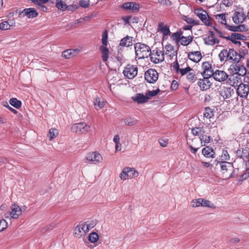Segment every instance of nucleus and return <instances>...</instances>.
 I'll use <instances>...</instances> for the list:
<instances>
[{"label":"nucleus","instance_id":"26","mask_svg":"<svg viewBox=\"0 0 249 249\" xmlns=\"http://www.w3.org/2000/svg\"><path fill=\"white\" fill-rule=\"evenodd\" d=\"M188 57L191 61L197 63L200 61L202 58V55L199 51H195L189 53Z\"/></svg>","mask_w":249,"mask_h":249},{"label":"nucleus","instance_id":"48","mask_svg":"<svg viewBox=\"0 0 249 249\" xmlns=\"http://www.w3.org/2000/svg\"><path fill=\"white\" fill-rule=\"evenodd\" d=\"M201 198L194 199L191 202V206L193 207H197L201 206Z\"/></svg>","mask_w":249,"mask_h":249},{"label":"nucleus","instance_id":"3","mask_svg":"<svg viewBox=\"0 0 249 249\" xmlns=\"http://www.w3.org/2000/svg\"><path fill=\"white\" fill-rule=\"evenodd\" d=\"M226 14L225 13L219 14L215 15V18L217 22L221 25H224L225 28L230 31L236 32L238 29L243 27L242 26H235L234 25H231L227 23V20L226 17Z\"/></svg>","mask_w":249,"mask_h":249},{"label":"nucleus","instance_id":"7","mask_svg":"<svg viewBox=\"0 0 249 249\" xmlns=\"http://www.w3.org/2000/svg\"><path fill=\"white\" fill-rule=\"evenodd\" d=\"M194 13L199 18L205 25L209 26L212 25V23L210 20L208 14L206 11L202 8L195 9Z\"/></svg>","mask_w":249,"mask_h":249},{"label":"nucleus","instance_id":"64","mask_svg":"<svg viewBox=\"0 0 249 249\" xmlns=\"http://www.w3.org/2000/svg\"><path fill=\"white\" fill-rule=\"evenodd\" d=\"M113 142L115 143L120 142V137L118 134H116L114 136L113 138Z\"/></svg>","mask_w":249,"mask_h":249},{"label":"nucleus","instance_id":"39","mask_svg":"<svg viewBox=\"0 0 249 249\" xmlns=\"http://www.w3.org/2000/svg\"><path fill=\"white\" fill-rule=\"evenodd\" d=\"M186 77L190 83H194L197 79V76L195 74V72L193 70L188 73Z\"/></svg>","mask_w":249,"mask_h":249},{"label":"nucleus","instance_id":"18","mask_svg":"<svg viewBox=\"0 0 249 249\" xmlns=\"http://www.w3.org/2000/svg\"><path fill=\"white\" fill-rule=\"evenodd\" d=\"M228 83L232 87H238V85L242 83L241 77L237 73H233L228 79Z\"/></svg>","mask_w":249,"mask_h":249},{"label":"nucleus","instance_id":"8","mask_svg":"<svg viewBox=\"0 0 249 249\" xmlns=\"http://www.w3.org/2000/svg\"><path fill=\"white\" fill-rule=\"evenodd\" d=\"M123 74L126 78L132 79L138 74V68L135 65L127 64L123 71Z\"/></svg>","mask_w":249,"mask_h":249},{"label":"nucleus","instance_id":"54","mask_svg":"<svg viewBox=\"0 0 249 249\" xmlns=\"http://www.w3.org/2000/svg\"><path fill=\"white\" fill-rule=\"evenodd\" d=\"M8 223L5 219L0 220V231H4L7 228Z\"/></svg>","mask_w":249,"mask_h":249},{"label":"nucleus","instance_id":"45","mask_svg":"<svg viewBox=\"0 0 249 249\" xmlns=\"http://www.w3.org/2000/svg\"><path fill=\"white\" fill-rule=\"evenodd\" d=\"M10 104L16 108H19L21 106V103L16 98H12L10 100Z\"/></svg>","mask_w":249,"mask_h":249},{"label":"nucleus","instance_id":"43","mask_svg":"<svg viewBox=\"0 0 249 249\" xmlns=\"http://www.w3.org/2000/svg\"><path fill=\"white\" fill-rule=\"evenodd\" d=\"M58 134V131L57 129L55 128H51L49 130L48 136L49 138V140L52 141L53 139L56 137Z\"/></svg>","mask_w":249,"mask_h":249},{"label":"nucleus","instance_id":"25","mask_svg":"<svg viewBox=\"0 0 249 249\" xmlns=\"http://www.w3.org/2000/svg\"><path fill=\"white\" fill-rule=\"evenodd\" d=\"M240 59V55L233 49H229V55H228V61L231 60L238 62Z\"/></svg>","mask_w":249,"mask_h":249},{"label":"nucleus","instance_id":"62","mask_svg":"<svg viewBox=\"0 0 249 249\" xmlns=\"http://www.w3.org/2000/svg\"><path fill=\"white\" fill-rule=\"evenodd\" d=\"M130 18V17L129 16L123 17L122 19L124 21V25H127V24H129Z\"/></svg>","mask_w":249,"mask_h":249},{"label":"nucleus","instance_id":"9","mask_svg":"<svg viewBox=\"0 0 249 249\" xmlns=\"http://www.w3.org/2000/svg\"><path fill=\"white\" fill-rule=\"evenodd\" d=\"M90 126L85 123H80L75 124L72 125L71 130L73 132L82 134L86 133L90 130Z\"/></svg>","mask_w":249,"mask_h":249},{"label":"nucleus","instance_id":"34","mask_svg":"<svg viewBox=\"0 0 249 249\" xmlns=\"http://www.w3.org/2000/svg\"><path fill=\"white\" fill-rule=\"evenodd\" d=\"M193 37L191 36H182L180 40V44L182 46H187L193 41Z\"/></svg>","mask_w":249,"mask_h":249},{"label":"nucleus","instance_id":"24","mask_svg":"<svg viewBox=\"0 0 249 249\" xmlns=\"http://www.w3.org/2000/svg\"><path fill=\"white\" fill-rule=\"evenodd\" d=\"M165 52V54L173 58L174 57H176L177 58V51L175 50L174 47L171 44L166 45L164 47Z\"/></svg>","mask_w":249,"mask_h":249},{"label":"nucleus","instance_id":"30","mask_svg":"<svg viewBox=\"0 0 249 249\" xmlns=\"http://www.w3.org/2000/svg\"><path fill=\"white\" fill-rule=\"evenodd\" d=\"M202 153L207 158H214L215 152L214 150L209 146L203 148L202 150Z\"/></svg>","mask_w":249,"mask_h":249},{"label":"nucleus","instance_id":"32","mask_svg":"<svg viewBox=\"0 0 249 249\" xmlns=\"http://www.w3.org/2000/svg\"><path fill=\"white\" fill-rule=\"evenodd\" d=\"M84 226L86 231L87 232L89 231L91 229H92L96 225V222L94 220H88L84 223H82Z\"/></svg>","mask_w":249,"mask_h":249},{"label":"nucleus","instance_id":"17","mask_svg":"<svg viewBox=\"0 0 249 249\" xmlns=\"http://www.w3.org/2000/svg\"><path fill=\"white\" fill-rule=\"evenodd\" d=\"M203 40L206 44L211 46L219 42L214 36V32L213 31H210L208 35L203 38Z\"/></svg>","mask_w":249,"mask_h":249},{"label":"nucleus","instance_id":"23","mask_svg":"<svg viewBox=\"0 0 249 249\" xmlns=\"http://www.w3.org/2000/svg\"><path fill=\"white\" fill-rule=\"evenodd\" d=\"M132 99L138 104H143L148 102V97L142 93H137Z\"/></svg>","mask_w":249,"mask_h":249},{"label":"nucleus","instance_id":"55","mask_svg":"<svg viewBox=\"0 0 249 249\" xmlns=\"http://www.w3.org/2000/svg\"><path fill=\"white\" fill-rule=\"evenodd\" d=\"M158 2L163 6H170L173 3L170 0H158Z\"/></svg>","mask_w":249,"mask_h":249},{"label":"nucleus","instance_id":"56","mask_svg":"<svg viewBox=\"0 0 249 249\" xmlns=\"http://www.w3.org/2000/svg\"><path fill=\"white\" fill-rule=\"evenodd\" d=\"M231 40L232 41H233V39H242V37H243V36L240 34L239 33H232L231 35Z\"/></svg>","mask_w":249,"mask_h":249},{"label":"nucleus","instance_id":"41","mask_svg":"<svg viewBox=\"0 0 249 249\" xmlns=\"http://www.w3.org/2000/svg\"><path fill=\"white\" fill-rule=\"evenodd\" d=\"M214 113L213 110L209 107H206L204 112V117L207 119H211L213 117Z\"/></svg>","mask_w":249,"mask_h":249},{"label":"nucleus","instance_id":"6","mask_svg":"<svg viewBox=\"0 0 249 249\" xmlns=\"http://www.w3.org/2000/svg\"><path fill=\"white\" fill-rule=\"evenodd\" d=\"M150 60L154 63H160L164 60V53L160 50L158 49L153 50L150 52Z\"/></svg>","mask_w":249,"mask_h":249},{"label":"nucleus","instance_id":"31","mask_svg":"<svg viewBox=\"0 0 249 249\" xmlns=\"http://www.w3.org/2000/svg\"><path fill=\"white\" fill-rule=\"evenodd\" d=\"M103 61L106 62L109 57V51L106 46L102 45L100 47Z\"/></svg>","mask_w":249,"mask_h":249},{"label":"nucleus","instance_id":"4","mask_svg":"<svg viewBox=\"0 0 249 249\" xmlns=\"http://www.w3.org/2000/svg\"><path fill=\"white\" fill-rule=\"evenodd\" d=\"M139 172L135 168L129 167H124L120 174V178L123 180L127 178H136L139 176Z\"/></svg>","mask_w":249,"mask_h":249},{"label":"nucleus","instance_id":"29","mask_svg":"<svg viewBox=\"0 0 249 249\" xmlns=\"http://www.w3.org/2000/svg\"><path fill=\"white\" fill-rule=\"evenodd\" d=\"M133 45V37L129 36H126L122 38L120 43V46L122 47H128Z\"/></svg>","mask_w":249,"mask_h":249},{"label":"nucleus","instance_id":"21","mask_svg":"<svg viewBox=\"0 0 249 249\" xmlns=\"http://www.w3.org/2000/svg\"><path fill=\"white\" fill-rule=\"evenodd\" d=\"M246 18V16L243 12L236 11L232 16V20L235 24H238L242 23Z\"/></svg>","mask_w":249,"mask_h":249},{"label":"nucleus","instance_id":"38","mask_svg":"<svg viewBox=\"0 0 249 249\" xmlns=\"http://www.w3.org/2000/svg\"><path fill=\"white\" fill-rule=\"evenodd\" d=\"M56 7L60 10L65 11L67 8V5L62 0H56Z\"/></svg>","mask_w":249,"mask_h":249},{"label":"nucleus","instance_id":"10","mask_svg":"<svg viewBox=\"0 0 249 249\" xmlns=\"http://www.w3.org/2000/svg\"><path fill=\"white\" fill-rule=\"evenodd\" d=\"M87 162H90L95 164L101 163L103 158L101 154L97 152H90L86 156Z\"/></svg>","mask_w":249,"mask_h":249},{"label":"nucleus","instance_id":"60","mask_svg":"<svg viewBox=\"0 0 249 249\" xmlns=\"http://www.w3.org/2000/svg\"><path fill=\"white\" fill-rule=\"evenodd\" d=\"M186 21L187 23H189V24H194V25H197L198 24V21H196L195 20H194L193 18H187V19H186Z\"/></svg>","mask_w":249,"mask_h":249},{"label":"nucleus","instance_id":"15","mask_svg":"<svg viewBox=\"0 0 249 249\" xmlns=\"http://www.w3.org/2000/svg\"><path fill=\"white\" fill-rule=\"evenodd\" d=\"M173 68L177 74H180L181 76H183L185 74L187 75L189 72L192 71V69L189 66L185 68H180L179 65L177 60L174 62L173 65Z\"/></svg>","mask_w":249,"mask_h":249},{"label":"nucleus","instance_id":"12","mask_svg":"<svg viewBox=\"0 0 249 249\" xmlns=\"http://www.w3.org/2000/svg\"><path fill=\"white\" fill-rule=\"evenodd\" d=\"M145 79L150 83H154L158 79V73L152 69L148 70L144 74Z\"/></svg>","mask_w":249,"mask_h":249},{"label":"nucleus","instance_id":"36","mask_svg":"<svg viewBox=\"0 0 249 249\" xmlns=\"http://www.w3.org/2000/svg\"><path fill=\"white\" fill-rule=\"evenodd\" d=\"M94 106L96 109L99 110L105 106V102L99 98L96 97L94 100Z\"/></svg>","mask_w":249,"mask_h":249},{"label":"nucleus","instance_id":"44","mask_svg":"<svg viewBox=\"0 0 249 249\" xmlns=\"http://www.w3.org/2000/svg\"><path fill=\"white\" fill-rule=\"evenodd\" d=\"M181 33L177 32L175 33H173L171 36V39L174 41L176 43H178L180 42V40L181 38Z\"/></svg>","mask_w":249,"mask_h":249},{"label":"nucleus","instance_id":"5","mask_svg":"<svg viewBox=\"0 0 249 249\" xmlns=\"http://www.w3.org/2000/svg\"><path fill=\"white\" fill-rule=\"evenodd\" d=\"M22 214V209L17 204H14L11 206V211H7L4 214L7 219H17Z\"/></svg>","mask_w":249,"mask_h":249},{"label":"nucleus","instance_id":"14","mask_svg":"<svg viewBox=\"0 0 249 249\" xmlns=\"http://www.w3.org/2000/svg\"><path fill=\"white\" fill-rule=\"evenodd\" d=\"M197 85L201 90L204 91L210 88L212 85V83L209 79V77L203 76L202 78L198 79Z\"/></svg>","mask_w":249,"mask_h":249},{"label":"nucleus","instance_id":"51","mask_svg":"<svg viewBox=\"0 0 249 249\" xmlns=\"http://www.w3.org/2000/svg\"><path fill=\"white\" fill-rule=\"evenodd\" d=\"M79 5L83 8H88L90 4L89 0H80L79 1Z\"/></svg>","mask_w":249,"mask_h":249},{"label":"nucleus","instance_id":"63","mask_svg":"<svg viewBox=\"0 0 249 249\" xmlns=\"http://www.w3.org/2000/svg\"><path fill=\"white\" fill-rule=\"evenodd\" d=\"M178 84L177 82L175 80L173 81L172 84H171V89H176L178 88Z\"/></svg>","mask_w":249,"mask_h":249},{"label":"nucleus","instance_id":"49","mask_svg":"<svg viewBox=\"0 0 249 249\" xmlns=\"http://www.w3.org/2000/svg\"><path fill=\"white\" fill-rule=\"evenodd\" d=\"M160 89H159L152 90V91H148L146 92V95L148 97V100L151 98L152 97H154L158 94V93L160 92Z\"/></svg>","mask_w":249,"mask_h":249},{"label":"nucleus","instance_id":"28","mask_svg":"<svg viewBox=\"0 0 249 249\" xmlns=\"http://www.w3.org/2000/svg\"><path fill=\"white\" fill-rule=\"evenodd\" d=\"M158 29V31L161 33L164 36L170 35L169 26L167 25H164L163 22L159 23Z\"/></svg>","mask_w":249,"mask_h":249},{"label":"nucleus","instance_id":"50","mask_svg":"<svg viewBox=\"0 0 249 249\" xmlns=\"http://www.w3.org/2000/svg\"><path fill=\"white\" fill-rule=\"evenodd\" d=\"M221 161H226L230 160V156L227 150H223L221 156Z\"/></svg>","mask_w":249,"mask_h":249},{"label":"nucleus","instance_id":"35","mask_svg":"<svg viewBox=\"0 0 249 249\" xmlns=\"http://www.w3.org/2000/svg\"><path fill=\"white\" fill-rule=\"evenodd\" d=\"M12 25L13 22L12 20L3 21L0 23V30H6L10 29Z\"/></svg>","mask_w":249,"mask_h":249},{"label":"nucleus","instance_id":"61","mask_svg":"<svg viewBox=\"0 0 249 249\" xmlns=\"http://www.w3.org/2000/svg\"><path fill=\"white\" fill-rule=\"evenodd\" d=\"M159 143L162 147H166L168 143V140L163 139H160L159 140Z\"/></svg>","mask_w":249,"mask_h":249},{"label":"nucleus","instance_id":"46","mask_svg":"<svg viewBox=\"0 0 249 249\" xmlns=\"http://www.w3.org/2000/svg\"><path fill=\"white\" fill-rule=\"evenodd\" d=\"M99 238L98 234L96 232H92L89 235V240L91 243H94L96 242Z\"/></svg>","mask_w":249,"mask_h":249},{"label":"nucleus","instance_id":"47","mask_svg":"<svg viewBox=\"0 0 249 249\" xmlns=\"http://www.w3.org/2000/svg\"><path fill=\"white\" fill-rule=\"evenodd\" d=\"M201 74L203 76L209 77V79H210L212 76L213 77L214 71H213L211 69L207 71L203 70V72H201Z\"/></svg>","mask_w":249,"mask_h":249},{"label":"nucleus","instance_id":"40","mask_svg":"<svg viewBox=\"0 0 249 249\" xmlns=\"http://www.w3.org/2000/svg\"><path fill=\"white\" fill-rule=\"evenodd\" d=\"M212 140L211 136L205 135L204 134L200 136V140L203 145L205 146L209 143Z\"/></svg>","mask_w":249,"mask_h":249},{"label":"nucleus","instance_id":"52","mask_svg":"<svg viewBox=\"0 0 249 249\" xmlns=\"http://www.w3.org/2000/svg\"><path fill=\"white\" fill-rule=\"evenodd\" d=\"M108 35L107 31L104 32L102 35V42L103 46H107V43Z\"/></svg>","mask_w":249,"mask_h":249},{"label":"nucleus","instance_id":"13","mask_svg":"<svg viewBox=\"0 0 249 249\" xmlns=\"http://www.w3.org/2000/svg\"><path fill=\"white\" fill-rule=\"evenodd\" d=\"M122 8L132 13L138 12L139 11L140 4L135 2H127L122 5Z\"/></svg>","mask_w":249,"mask_h":249},{"label":"nucleus","instance_id":"22","mask_svg":"<svg viewBox=\"0 0 249 249\" xmlns=\"http://www.w3.org/2000/svg\"><path fill=\"white\" fill-rule=\"evenodd\" d=\"M231 69L234 70V73L239 74L240 77L245 75L246 74V69L245 67L239 64H236L235 65L231 66Z\"/></svg>","mask_w":249,"mask_h":249},{"label":"nucleus","instance_id":"42","mask_svg":"<svg viewBox=\"0 0 249 249\" xmlns=\"http://www.w3.org/2000/svg\"><path fill=\"white\" fill-rule=\"evenodd\" d=\"M201 207H208L211 208H214L215 206L214 204L212 203L210 201L203 198L201 199Z\"/></svg>","mask_w":249,"mask_h":249},{"label":"nucleus","instance_id":"19","mask_svg":"<svg viewBox=\"0 0 249 249\" xmlns=\"http://www.w3.org/2000/svg\"><path fill=\"white\" fill-rule=\"evenodd\" d=\"M19 15L21 17L27 16L28 18H34L38 16V13L34 8H29L24 9L20 13Z\"/></svg>","mask_w":249,"mask_h":249},{"label":"nucleus","instance_id":"20","mask_svg":"<svg viewBox=\"0 0 249 249\" xmlns=\"http://www.w3.org/2000/svg\"><path fill=\"white\" fill-rule=\"evenodd\" d=\"M87 232L86 231L84 226L82 224L77 225L74 229L73 235L75 237L77 238H81L82 236L85 235Z\"/></svg>","mask_w":249,"mask_h":249},{"label":"nucleus","instance_id":"1","mask_svg":"<svg viewBox=\"0 0 249 249\" xmlns=\"http://www.w3.org/2000/svg\"><path fill=\"white\" fill-rule=\"evenodd\" d=\"M136 57L139 59L147 58L151 52L150 47L143 43H137L134 45Z\"/></svg>","mask_w":249,"mask_h":249},{"label":"nucleus","instance_id":"16","mask_svg":"<svg viewBox=\"0 0 249 249\" xmlns=\"http://www.w3.org/2000/svg\"><path fill=\"white\" fill-rule=\"evenodd\" d=\"M228 74L224 71L217 70L214 71L213 79L218 82H223L228 78Z\"/></svg>","mask_w":249,"mask_h":249},{"label":"nucleus","instance_id":"37","mask_svg":"<svg viewBox=\"0 0 249 249\" xmlns=\"http://www.w3.org/2000/svg\"><path fill=\"white\" fill-rule=\"evenodd\" d=\"M192 133L194 136L200 137L201 135L204 134L205 131L203 127H195L192 129Z\"/></svg>","mask_w":249,"mask_h":249},{"label":"nucleus","instance_id":"58","mask_svg":"<svg viewBox=\"0 0 249 249\" xmlns=\"http://www.w3.org/2000/svg\"><path fill=\"white\" fill-rule=\"evenodd\" d=\"M49 0H33V1L39 6H42V5L48 2Z\"/></svg>","mask_w":249,"mask_h":249},{"label":"nucleus","instance_id":"33","mask_svg":"<svg viewBox=\"0 0 249 249\" xmlns=\"http://www.w3.org/2000/svg\"><path fill=\"white\" fill-rule=\"evenodd\" d=\"M229 55V49H223L219 54V57L221 62H226L228 61V55Z\"/></svg>","mask_w":249,"mask_h":249},{"label":"nucleus","instance_id":"57","mask_svg":"<svg viewBox=\"0 0 249 249\" xmlns=\"http://www.w3.org/2000/svg\"><path fill=\"white\" fill-rule=\"evenodd\" d=\"M249 177V168L246 169L245 172L240 176V179L245 180Z\"/></svg>","mask_w":249,"mask_h":249},{"label":"nucleus","instance_id":"2","mask_svg":"<svg viewBox=\"0 0 249 249\" xmlns=\"http://www.w3.org/2000/svg\"><path fill=\"white\" fill-rule=\"evenodd\" d=\"M214 162H216V166L219 165L221 171L223 174V177L226 178H229L232 177L233 166L231 162L220 161L216 160H214Z\"/></svg>","mask_w":249,"mask_h":249},{"label":"nucleus","instance_id":"59","mask_svg":"<svg viewBox=\"0 0 249 249\" xmlns=\"http://www.w3.org/2000/svg\"><path fill=\"white\" fill-rule=\"evenodd\" d=\"M202 68L204 70H208L210 69H212L211 65L208 62H205L202 63Z\"/></svg>","mask_w":249,"mask_h":249},{"label":"nucleus","instance_id":"53","mask_svg":"<svg viewBox=\"0 0 249 249\" xmlns=\"http://www.w3.org/2000/svg\"><path fill=\"white\" fill-rule=\"evenodd\" d=\"M124 122L126 125L129 126L134 125L137 123V121L131 118H126Z\"/></svg>","mask_w":249,"mask_h":249},{"label":"nucleus","instance_id":"11","mask_svg":"<svg viewBox=\"0 0 249 249\" xmlns=\"http://www.w3.org/2000/svg\"><path fill=\"white\" fill-rule=\"evenodd\" d=\"M236 93L240 98H246L249 94V85L244 83L240 84L236 89Z\"/></svg>","mask_w":249,"mask_h":249},{"label":"nucleus","instance_id":"27","mask_svg":"<svg viewBox=\"0 0 249 249\" xmlns=\"http://www.w3.org/2000/svg\"><path fill=\"white\" fill-rule=\"evenodd\" d=\"M79 49H68L63 51L62 53V57L65 58H70L76 55L79 53Z\"/></svg>","mask_w":249,"mask_h":249}]
</instances>
